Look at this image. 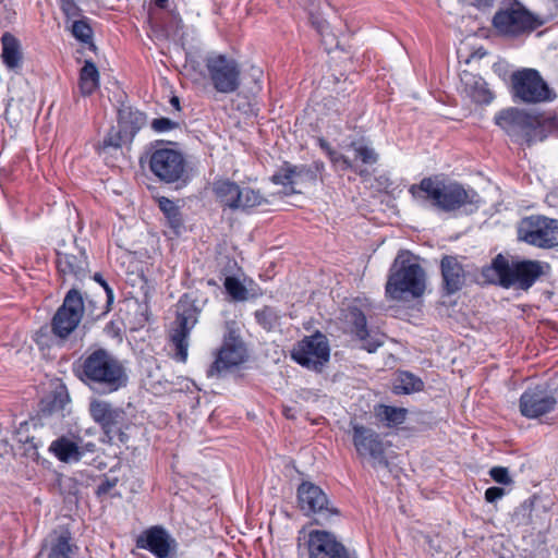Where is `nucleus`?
I'll use <instances>...</instances> for the list:
<instances>
[{
    "label": "nucleus",
    "mask_w": 558,
    "mask_h": 558,
    "mask_svg": "<svg viewBox=\"0 0 558 558\" xmlns=\"http://www.w3.org/2000/svg\"><path fill=\"white\" fill-rule=\"evenodd\" d=\"M72 369L82 384L99 396L117 392L129 384L126 366L104 348L84 352Z\"/></svg>",
    "instance_id": "f257e3e1"
},
{
    "label": "nucleus",
    "mask_w": 558,
    "mask_h": 558,
    "mask_svg": "<svg viewBox=\"0 0 558 558\" xmlns=\"http://www.w3.org/2000/svg\"><path fill=\"white\" fill-rule=\"evenodd\" d=\"M409 193L422 206H430L439 211L451 213L460 208L473 211L478 208L481 197L473 189H465L458 182H445L426 177L418 184H412Z\"/></svg>",
    "instance_id": "f03ea898"
},
{
    "label": "nucleus",
    "mask_w": 558,
    "mask_h": 558,
    "mask_svg": "<svg viewBox=\"0 0 558 558\" xmlns=\"http://www.w3.org/2000/svg\"><path fill=\"white\" fill-rule=\"evenodd\" d=\"M545 266L547 264L532 259L509 262L502 254H498L489 265L482 268L477 282L527 291L545 275Z\"/></svg>",
    "instance_id": "7ed1b4c3"
},
{
    "label": "nucleus",
    "mask_w": 558,
    "mask_h": 558,
    "mask_svg": "<svg viewBox=\"0 0 558 558\" xmlns=\"http://www.w3.org/2000/svg\"><path fill=\"white\" fill-rule=\"evenodd\" d=\"M495 122L515 143L525 144L527 146L543 142L555 129V122L553 120L530 114L517 108L500 111L495 117Z\"/></svg>",
    "instance_id": "20e7f679"
},
{
    "label": "nucleus",
    "mask_w": 558,
    "mask_h": 558,
    "mask_svg": "<svg viewBox=\"0 0 558 558\" xmlns=\"http://www.w3.org/2000/svg\"><path fill=\"white\" fill-rule=\"evenodd\" d=\"M385 290L386 295L392 300H401L405 293L414 298L424 293L425 272L412 254L409 252L398 254L390 269Z\"/></svg>",
    "instance_id": "39448f33"
},
{
    "label": "nucleus",
    "mask_w": 558,
    "mask_h": 558,
    "mask_svg": "<svg viewBox=\"0 0 558 558\" xmlns=\"http://www.w3.org/2000/svg\"><path fill=\"white\" fill-rule=\"evenodd\" d=\"M247 360V349L240 335L235 320L225 323V333L221 347L215 352V360L206 374L209 378H220L229 371L238 367Z\"/></svg>",
    "instance_id": "423d86ee"
},
{
    "label": "nucleus",
    "mask_w": 558,
    "mask_h": 558,
    "mask_svg": "<svg viewBox=\"0 0 558 558\" xmlns=\"http://www.w3.org/2000/svg\"><path fill=\"white\" fill-rule=\"evenodd\" d=\"M148 167L160 182L173 184L175 189L185 186L190 181L186 160L177 149L156 147L149 156Z\"/></svg>",
    "instance_id": "0eeeda50"
},
{
    "label": "nucleus",
    "mask_w": 558,
    "mask_h": 558,
    "mask_svg": "<svg viewBox=\"0 0 558 558\" xmlns=\"http://www.w3.org/2000/svg\"><path fill=\"white\" fill-rule=\"evenodd\" d=\"M88 413L93 421L100 426L108 441L116 438L121 442L128 441L129 436L125 432L130 422L122 408L107 400L92 399L88 404Z\"/></svg>",
    "instance_id": "6e6552de"
},
{
    "label": "nucleus",
    "mask_w": 558,
    "mask_h": 558,
    "mask_svg": "<svg viewBox=\"0 0 558 558\" xmlns=\"http://www.w3.org/2000/svg\"><path fill=\"white\" fill-rule=\"evenodd\" d=\"M298 502L305 515H312L318 525L329 524L339 517V510L329 501L325 492L311 482L298 487Z\"/></svg>",
    "instance_id": "1a4fd4ad"
},
{
    "label": "nucleus",
    "mask_w": 558,
    "mask_h": 558,
    "mask_svg": "<svg viewBox=\"0 0 558 558\" xmlns=\"http://www.w3.org/2000/svg\"><path fill=\"white\" fill-rule=\"evenodd\" d=\"M208 78L216 92L232 94L241 85V69L239 63L221 53H213L205 58Z\"/></svg>",
    "instance_id": "9d476101"
},
{
    "label": "nucleus",
    "mask_w": 558,
    "mask_h": 558,
    "mask_svg": "<svg viewBox=\"0 0 558 558\" xmlns=\"http://www.w3.org/2000/svg\"><path fill=\"white\" fill-rule=\"evenodd\" d=\"M541 24V21L518 1H514L509 8L500 9L493 17L496 31L508 37L529 34Z\"/></svg>",
    "instance_id": "9b49d317"
},
{
    "label": "nucleus",
    "mask_w": 558,
    "mask_h": 558,
    "mask_svg": "<svg viewBox=\"0 0 558 558\" xmlns=\"http://www.w3.org/2000/svg\"><path fill=\"white\" fill-rule=\"evenodd\" d=\"M519 240L538 248L558 246V220L533 215L521 220L518 228Z\"/></svg>",
    "instance_id": "f8f14e48"
},
{
    "label": "nucleus",
    "mask_w": 558,
    "mask_h": 558,
    "mask_svg": "<svg viewBox=\"0 0 558 558\" xmlns=\"http://www.w3.org/2000/svg\"><path fill=\"white\" fill-rule=\"evenodd\" d=\"M199 310L194 301L183 299L178 304L175 327L170 333V343L173 347L172 357L180 363H185L189 351V337L197 324Z\"/></svg>",
    "instance_id": "ddd939ff"
},
{
    "label": "nucleus",
    "mask_w": 558,
    "mask_h": 558,
    "mask_svg": "<svg viewBox=\"0 0 558 558\" xmlns=\"http://www.w3.org/2000/svg\"><path fill=\"white\" fill-rule=\"evenodd\" d=\"M213 193L221 206L232 210H248L266 204V198L259 191L251 187H240L230 180H217L213 183Z\"/></svg>",
    "instance_id": "4468645a"
},
{
    "label": "nucleus",
    "mask_w": 558,
    "mask_h": 558,
    "mask_svg": "<svg viewBox=\"0 0 558 558\" xmlns=\"http://www.w3.org/2000/svg\"><path fill=\"white\" fill-rule=\"evenodd\" d=\"M84 314V302L81 292L72 288L64 296L62 305L51 319L52 333L65 340L78 326Z\"/></svg>",
    "instance_id": "2eb2a0df"
},
{
    "label": "nucleus",
    "mask_w": 558,
    "mask_h": 558,
    "mask_svg": "<svg viewBox=\"0 0 558 558\" xmlns=\"http://www.w3.org/2000/svg\"><path fill=\"white\" fill-rule=\"evenodd\" d=\"M513 94L526 104L553 100L556 95L542 78L538 71L523 69L511 76Z\"/></svg>",
    "instance_id": "dca6fc26"
},
{
    "label": "nucleus",
    "mask_w": 558,
    "mask_h": 558,
    "mask_svg": "<svg viewBox=\"0 0 558 558\" xmlns=\"http://www.w3.org/2000/svg\"><path fill=\"white\" fill-rule=\"evenodd\" d=\"M350 426L352 430V442L359 457L372 460L373 466H388L386 444L380 435L374 429L354 421L350 422Z\"/></svg>",
    "instance_id": "f3484780"
},
{
    "label": "nucleus",
    "mask_w": 558,
    "mask_h": 558,
    "mask_svg": "<svg viewBox=\"0 0 558 558\" xmlns=\"http://www.w3.org/2000/svg\"><path fill=\"white\" fill-rule=\"evenodd\" d=\"M291 356L301 366L320 372L330 356L328 340L320 332L305 337L296 343Z\"/></svg>",
    "instance_id": "a211bd4d"
},
{
    "label": "nucleus",
    "mask_w": 558,
    "mask_h": 558,
    "mask_svg": "<svg viewBox=\"0 0 558 558\" xmlns=\"http://www.w3.org/2000/svg\"><path fill=\"white\" fill-rule=\"evenodd\" d=\"M307 558H356L331 532L312 530L304 544Z\"/></svg>",
    "instance_id": "6ab92c4d"
},
{
    "label": "nucleus",
    "mask_w": 558,
    "mask_h": 558,
    "mask_svg": "<svg viewBox=\"0 0 558 558\" xmlns=\"http://www.w3.org/2000/svg\"><path fill=\"white\" fill-rule=\"evenodd\" d=\"M556 393L545 385L526 389L520 397L519 408L526 418H538L556 409Z\"/></svg>",
    "instance_id": "aec40b11"
},
{
    "label": "nucleus",
    "mask_w": 558,
    "mask_h": 558,
    "mask_svg": "<svg viewBox=\"0 0 558 558\" xmlns=\"http://www.w3.org/2000/svg\"><path fill=\"white\" fill-rule=\"evenodd\" d=\"M136 547L148 550L156 558H173L178 550V543L161 525H154L144 530L135 541Z\"/></svg>",
    "instance_id": "412c9836"
},
{
    "label": "nucleus",
    "mask_w": 558,
    "mask_h": 558,
    "mask_svg": "<svg viewBox=\"0 0 558 558\" xmlns=\"http://www.w3.org/2000/svg\"><path fill=\"white\" fill-rule=\"evenodd\" d=\"M442 278V291L446 295H452L466 286L469 271L463 267L457 256L445 255L440 260Z\"/></svg>",
    "instance_id": "4be33fe9"
},
{
    "label": "nucleus",
    "mask_w": 558,
    "mask_h": 558,
    "mask_svg": "<svg viewBox=\"0 0 558 558\" xmlns=\"http://www.w3.org/2000/svg\"><path fill=\"white\" fill-rule=\"evenodd\" d=\"M56 263L64 282L69 278L82 281L89 275V264L84 250L69 253L57 252Z\"/></svg>",
    "instance_id": "5701e85b"
},
{
    "label": "nucleus",
    "mask_w": 558,
    "mask_h": 558,
    "mask_svg": "<svg viewBox=\"0 0 558 558\" xmlns=\"http://www.w3.org/2000/svg\"><path fill=\"white\" fill-rule=\"evenodd\" d=\"M462 92L475 104L488 105L493 100V93L487 87V83L478 75L469 71H462L460 74Z\"/></svg>",
    "instance_id": "b1692460"
},
{
    "label": "nucleus",
    "mask_w": 558,
    "mask_h": 558,
    "mask_svg": "<svg viewBox=\"0 0 558 558\" xmlns=\"http://www.w3.org/2000/svg\"><path fill=\"white\" fill-rule=\"evenodd\" d=\"M348 323L352 326L351 331L362 341L363 349L367 352H375L380 345H383V340L378 337H369L367 330V320L365 314L357 307H352L349 310L347 315Z\"/></svg>",
    "instance_id": "393cba45"
},
{
    "label": "nucleus",
    "mask_w": 558,
    "mask_h": 558,
    "mask_svg": "<svg viewBox=\"0 0 558 558\" xmlns=\"http://www.w3.org/2000/svg\"><path fill=\"white\" fill-rule=\"evenodd\" d=\"M146 116L140 110L122 106L118 110L117 126L132 142L137 132L145 125Z\"/></svg>",
    "instance_id": "a878e982"
},
{
    "label": "nucleus",
    "mask_w": 558,
    "mask_h": 558,
    "mask_svg": "<svg viewBox=\"0 0 558 558\" xmlns=\"http://www.w3.org/2000/svg\"><path fill=\"white\" fill-rule=\"evenodd\" d=\"M77 547L72 543V534L69 530L56 531L50 545L47 558H73Z\"/></svg>",
    "instance_id": "bb28decb"
},
{
    "label": "nucleus",
    "mask_w": 558,
    "mask_h": 558,
    "mask_svg": "<svg viewBox=\"0 0 558 558\" xmlns=\"http://www.w3.org/2000/svg\"><path fill=\"white\" fill-rule=\"evenodd\" d=\"M49 451L52 452L61 462H77L82 459L84 451L76 442L65 436H61L50 444Z\"/></svg>",
    "instance_id": "cd10ccee"
},
{
    "label": "nucleus",
    "mask_w": 558,
    "mask_h": 558,
    "mask_svg": "<svg viewBox=\"0 0 558 558\" xmlns=\"http://www.w3.org/2000/svg\"><path fill=\"white\" fill-rule=\"evenodd\" d=\"M271 180L275 184H280L288 189V194L298 193L296 186L305 183L301 173L299 174L296 166L287 161L282 163Z\"/></svg>",
    "instance_id": "c85d7f7f"
},
{
    "label": "nucleus",
    "mask_w": 558,
    "mask_h": 558,
    "mask_svg": "<svg viewBox=\"0 0 558 558\" xmlns=\"http://www.w3.org/2000/svg\"><path fill=\"white\" fill-rule=\"evenodd\" d=\"M1 43V58L5 66L10 70L20 69L23 60L20 41L12 34L4 33Z\"/></svg>",
    "instance_id": "c756f323"
},
{
    "label": "nucleus",
    "mask_w": 558,
    "mask_h": 558,
    "mask_svg": "<svg viewBox=\"0 0 558 558\" xmlns=\"http://www.w3.org/2000/svg\"><path fill=\"white\" fill-rule=\"evenodd\" d=\"M407 409L386 404H378L374 408V414L378 422L386 427L392 428L401 425L407 418Z\"/></svg>",
    "instance_id": "7c9ffc66"
},
{
    "label": "nucleus",
    "mask_w": 558,
    "mask_h": 558,
    "mask_svg": "<svg viewBox=\"0 0 558 558\" xmlns=\"http://www.w3.org/2000/svg\"><path fill=\"white\" fill-rule=\"evenodd\" d=\"M158 206L166 218L167 225L172 230V233L180 235L184 229V225L179 206L167 197H160L158 199Z\"/></svg>",
    "instance_id": "2f4dec72"
},
{
    "label": "nucleus",
    "mask_w": 558,
    "mask_h": 558,
    "mask_svg": "<svg viewBox=\"0 0 558 558\" xmlns=\"http://www.w3.org/2000/svg\"><path fill=\"white\" fill-rule=\"evenodd\" d=\"M78 86L84 96L92 95L99 87V72L92 60H86L81 69Z\"/></svg>",
    "instance_id": "473e14b6"
},
{
    "label": "nucleus",
    "mask_w": 558,
    "mask_h": 558,
    "mask_svg": "<svg viewBox=\"0 0 558 558\" xmlns=\"http://www.w3.org/2000/svg\"><path fill=\"white\" fill-rule=\"evenodd\" d=\"M132 142L129 140V137H125L122 131L116 125L109 129L98 149L100 153L119 150L124 145H129Z\"/></svg>",
    "instance_id": "72a5a7b5"
},
{
    "label": "nucleus",
    "mask_w": 558,
    "mask_h": 558,
    "mask_svg": "<svg viewBox=\"0 0 558 558\" xmlns=\"http://www.w3.org/2000/svg\"><path fill=\"white\" fill-rule=\"evenodd\" d=\"M424 388V383L421 378L409 372H401L395 384L396 393H412L421 391Z\"/></svg>",
    "instance_id": "f704fd0d"
},
{
    "label": "nucleus",
    "mask_w": 558,
    "mask_h": 558,
    "mask_svg": "<svg viewBox=\"0 0 558 558\" xmlns=\"http://www.w3.org/2000/svg\"><path fill=\"white\" fill-rule=\"evenodd\" d=\"M73 37L84 44H88L89 48L95 50L96 46L93 43V29L86 17L73 21L70 27Z\"/></svg>",
    "instance_id": "c9c22d12"
},
{
    "label": "nucleus",
    "mask_w": 558,
    "mask_h": 558,
    "mask_svg": "<svg viewBox=\"0 0 558 558\" xmlns=\"http://www.w3.org/2000/svg\"><path fill=\"white\" fill-rule=\"evenodd\" d=\"M349 147L354 150L355 159L364 165H375L378 161V154L363 141L351 142Z\"/></svg>",
    "instance_id": "e433bc0d"
},
{
    "label": "nucleus",
    "mask_w": 558,
    "mask_h": 558,
    "mask_svg": "<svg viewBox=\"0 0 558 558\" xmlns=\"http://www.w3.org/2000/svg\"><path fill=\"white\" fill-rule=\"evenodd\" d=\"M255 318L259 326L270 331L279 325L280 314L271 306H264L255 312Z\"/></svg>",
    "instance_id": "4c0bfd02"
},
{
    "label": "nucleus",
    "mask_w": 558,
    "mask_h": 558,
    "mask_svg": "<svg viewBox=\"0 0 558 558\" xmlns=\"http://www.w3.org/2000/svg\"><path fill=\"white\" fill-rule=\"evenodd\" d=\"M226 291L232 296L233 300L244 301L247 296L246 288L235 277H227L223 283Z\"/></svg>",
    "instance_id": "58836bf2"
},
{
    "label": "nucleus",
    "mask_w": 558,
    "mask_h": 558,
    "mask_svg": "<svg viewBox=\"0 0 558 558\" xmlns=\"http://www.w3.org/2000/svg\"><path fill=\"white\" fill-rule=\"evenodd\" d=\"M328 158L332 166L341 171H345L352 168V161L336 149L333 151H329Z\"/></svg>",
    "instance_id": "ea45409f"
},
{
    "label": "nucleus",
    "mask_w": 558,
    "mask_h": 558,
    "mask_svg": "<svg viewBox=\"0 0 558 558\" xmlns=\"http://www.w3.org/2000/svg\"><path fill=\"white\" fill-rule=\"evenodd\" d=\"M490 477L498 484L509 485L512 483V478L509 475V471L505 466H494L489 470Z\"/></svg>",
    "instance_id": "a19ab883"
},
{
    "label": "nucleus",
    "mask_w": 558,
    "mask_h": 558,
    "mask_svg": "<svg viewBox=\"0 0 558 558\" xmlns=\"http://www.w3.org/2000/svg\"><path fill=\"white\" fill-rule=\"evenodd\" d=\"M150 125L155 132L162 133L178 128L179 123L169 118H157L151 121Z\"/></svg>",
    "instance_id": "79ce46f5"
},
{
    "label": "nucleus",
    "mask_w": 558,
    "mask_h": 558,
    "mask_svg": "<svg viewBox=\"0 0 558 558\" xmlns=\"http://www.w3.org/2000/svg\"><path fill=\"white\" fill-rule=\"evenodd\" d=\"M60 8L68 19H74V17L80 16V14H81V9L75 3V0L61 1Z\"/></svg>",
    "instance_id": "37998d69"
},
{
    "label": "nucleus",
    "mask_w": 558,
    "mask_h": 558,
    "mask_svg": "<svg viewBox=\"0 0 558 558\" xmlns=\"http://www.w3.org/2000/svg\"><path fill=\"white\" fill-rule=\"evenodd\" d=\"M118 484V478H105L97 487L96 495L104 496L110 493Z\"/></svg>",
    "instance_id": "c03bdc74"
},
{
    "label": "nucleus",
    "mask_w": 558,
    "mask_h": 558,
    "mask_svg": "<svg viewBox=\"0 0 558 558\" xmlns=\"http://www.w3.org/2000/svg\"><path fill=\"white\" fill-rule=\"evenodd\" d=\"M505 495V489L497 486H492L485 492V500L487 502H496Z\"/></svg>",
    "instance_id": "a18cd8bd"
},
{
    "label": "nucleus",
    "mask_w": 558,
    "mask_h": 558,
    "mask_svg": "<svg viewBox=\"0 0 558 558\" xmlns=\"http://www.w3.org/2000/svg\"><path fill=\"white\" fill-rule=\"evenodd\" d=\"M94 280L97 281L104 289L107 295V305L109 306L113 302V291L109 287V284L104 280L102 276L100 274L94 275Z\"/></svg>",
    "instance_id": "49530a36"
},
{
    "label": "nucleus",
    "mask_w": 558,
    "mask_h": 558,
    "mask_svg": "<svg viewBox=\"0 0 558 558\" xmlns=\"http://www.w3.org/2000/svg\"><path fill=\"white\" fill-rule=\"evenodd\" d=\"M299 170V174L301 173L303 180L306 182H315V171H313V168L306 165H300L296 166Z\"/></svg>",
    "instance_id": "de8ad7c7"
},
{
    "label": "nucleus",
    "mask_w": 558,
    "mask_h": 558,
    "mask_svg": "<svg viewBox=\"0 0 558 558\" xmlns=\"http://www.w3.org/2000/svg\"><path fill=\"white\" fill-rule=\"evenodd\" d=\"M464 3L476 7L478 9H487L493 7L494 0H462Z\"/></svg>",
    "instance_id": "09e8293b"
},
{
    "label": "nucleus",
    "mask_w": 558,
    "mask_h": 558,
    "mask_svg": "<svg viewBox=\"0 0 558 558\" xmlns=\"http://www.w3.org/2000/svg\"><path fill=\"white\" fill-rule=\"evenodd\" d=\"M319 147L329 156V151H333L335 149L330 146V144L323 137L317 140Z\"/></svg>",
    "instance_id": "8fccbe9b"
},
{
    "label": "nucleus",
    "mask_w": 558,
    "mask_h": 558,
    "mask_svg": "<svg viewBox=\"0 0 558 558\" xmlns=\"http://www.w3.org/2000/svg\"><path fill=\"white\" fill-rule=\"evenodd\" d=\"M310 167L313 168V171H315V178L317 179L318 174L322 173L325 170V165L323 161H314Z\"/></svg>",
    "instance_id": "3c124183"
},
{
    "label": "nucleus",
    "mask_w": 558,
    "mask_h": 558,
    "mask_svg": "<svg viewBox=\"0 0 558 558\" xmlns=\"http://www.w3.org/2000/svg\"><path fill=\"white\" fill-rule=\"evenodd\" d=\"M156 7L165 9L168 4V0H154Z\"/></svg>",
    "instance_id": "603ef678"
},
{
    "label": "nucleus",
    "mask_w": 558,
    "mask_h": 558,
    "mask_svg": "<svg viewBox=\"0 0 558 558\" xmlns=\"http://www.w3.org/2000/svg\"><path fill=\"white\" fill-rule=\"evenodd\" d=\"M170 104L175 108V109H180V100L177 96H173L171 99H170Z\"/></svg>",
    "instance_id": "864d4df0"
},
{
    "label": "nucleus",
    "mask_w": 558,
    "mask_h": 558,
    "mask_svg": "<svg viewBox=\"0 0 558 558\" xmlns=\"http://www.w3.org/2000/svg\"><path fill=\"white\" fill-rule=\"evenodd\" d=\"M93 447H94V445H93V444H89V445L87 446V450L92 451V450H93Z\"/></svg>",
    "instance_id": "5fc2aeb1"
},
{
    "label": "nucleus",
    "mask_w": 558,
    "mask_h": 558,
    "mask_svg": "<svg viewBox=\"0 0 558 558\" xmlns=\"http://www.w3.org/2000/svg\"><path fill=\"white\" fill-rule=\"evenodd\" d=\"M477 53H478L480 57H483V56H485L486 52L485 51L484 52L477 51Z\"/></svg>",
    "instance_id": "6e6d98bb"
},
{
    "label": "nucleus",
    "mask_w": 558,
    "mask_h": 558,
    "mask_svg": "<svg viewBox=\"0 0 558 558\" xmlns=\"http://www.w3.org/2000/svg\"><path fill=\"white\" fill-rule=\"evenodd\" d=\"M31 447H32L34 450L36 449V446H35L33 442H31Z\"/></svg>",
    "instance_id": "4d7b16f0"
}]
</instances>
